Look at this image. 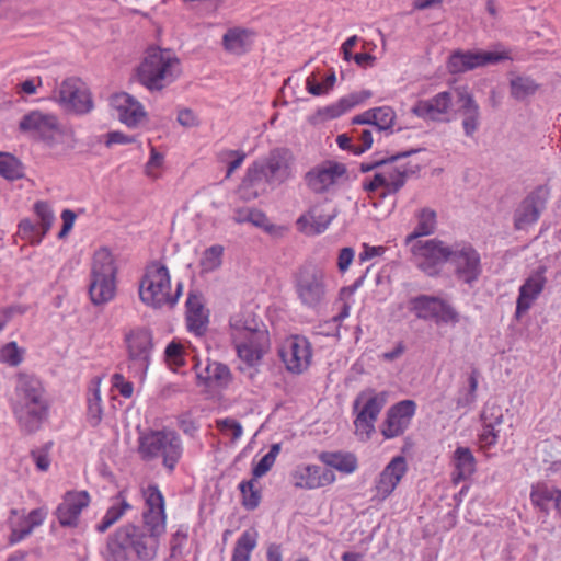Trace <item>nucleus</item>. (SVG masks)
Returning <instances> with one entry per match:
<instances>
[{
    "instance_id": "nucleus-61",
    "label": "nucleus",
    "mask_w": 561,
    "mask_h": 561,
    "mask_svg": "<svg viewBox=\"0 0 561 561\" xmlns=\"http://www.w3.org/2000/svg\"><path fill=\"white\" fill-rule=\"evenodd\" d=\"M164 354L167 359L173 362L175 365L180 366L184 364L183 346L180 343L173 341L170 344H168Z\"/></svg>"
},
{
    "instance_id": "nucleus-28",
    "label": "nucleus",
    "mask_w": 561,
    "mask_h": 561,
    "mask_svg": "<svg viewBox=\"0 0 561 561\" xmlns=\"http://www.w3.org/2000/svg\"><path fill=\"white\" fill-rule=\"evenodd\" d=\"M267 183V174L262 162H253L245 172L240 185L238 194L243 201H252L257 198L264 191Z\"/></svg>"
},
{
    "instance_id": "nucleus-19",
    "label": "nucleus",
    "mask_w": 561,
    "mask_h": 561,
    "mask_svg": "<svg viewBox=\"0 0 561 561\" xmlns=\"http://www.w3.org/2000/svg\"><path fill=\"white\" fill-rule=\"evenodd\" d=\"M89 503L90 495L87 491H68L57 506L55 516L62 527H76L82 510Z\"/></svg>"
},
{
    "instance_id": "nucleus-4",
    "label": "nucleus",
    "mask_w": 561,
    "mask_h": 561,
    "mask_svg": "<svg viewBox=\"0 0 561 561\" xmlns=\"http://www.w3.org/2000/svg\"><path fill=\"white\" fill-rule=\"evenodd\" d=\"M137 451L144 461L161 458L170 472L174 470L183 454L182 439L174 430H149L140 433Z\"/></svg>"
},
{
    "instance_id": "nucleus-12",
    "label": "nucleus",
    "mask_w": 561,
    "mask_h": 561,
    "mask_svg": "<svg viewBox=\"0 0 561 561\" xmlns=\"http://www.w3.org/2000/svg\"><path fill=\"white\" fill-rule=\"evenodd\" d=\"M507 59V53L457 49L449 56L447 69L450 73L458 75Z\"/></svg>"
},
{
    "instance_id": "nucleus-58",
    "label": "nucleus",
    "mask_w": 561,
    "mask_h": 561,
    "mask_svg": "<svg viewBox=\"0 0 561 561\" xmlns=\"http://www.w3.org/2000/svg\"><path fill=\"white\" fill-rule=\"evenodd\" d=\"M370 96H371V92L368 90H364L362 92H354L346 96H343L340 99V102H341V105H342L344 112H347L351 108L355 107L356 105L363 103Z\"/></svg>"
},
{
    "instance_id": "nucleus-36",
    "label": "nucleus",
    "mask_w": 561,
    "mask_h": 561,
    "mask_svg": "<svg viewBox=\"0 0 561 561\" xmlns=\"http://www.w3.org/2000/svg\"><path fill=\"white\" fill-rule=\"evenodd\" d=\"M319 459L330 468L336 469L343 473H352L357 469V459L351 453L342 451H322Z\"/></svg>"
},
{
    "instance_id": "nucleus-35",
    "label": "nucleus",
    "mask_w": 561,
    "mask_h": 561,
    "mask_svg": "<svg viewBox=\"0 0 561 561\" xmlns=\"http://www.w3.org/2000/svg\"><path fill=\"white\" fill-rule=\"evenodd\" d=\"M531 502L535 506L539 507L543 512H548L550 507H554L561 514V491L552 489L547 484H540L533 486L530 493Z\"/></svg>"
},
{
    "instance_id": "nucleus-30",
    "label": "nucleus",
    "mask_w": 561,
    "mask_h": 561,
    "mask_svg": "<svg viewBox=\"0 0 561 561\" xmlns=\"http://www.w3.org/2000/svg\"><path fill=\"white\" fill-rule=\"evenodd\" d=\"M481 420L484 430L480 435V440L486 445H495L504 421L502 408L497 404L485 405L481 413Z\"/></svg>"
},
{
    "instance_id": "nucleus-17",
    "label": "nucleus",
    "mask_w": 561,
    "mask_h": 561,
    "mask_svg": "<svg viewBox=\"0 0 561 561\" xmlns=\"http://www.w3.org/2000/svg\"><path fill=\"white\" fill-rule=\"evenodd\" d=\"M416 411L414 400L407 399L390 407L381 425V434L386 439L402 435L409 427Z\"/></svg>"
},
{
    "instance_id": "nucleus-6",
    "label": "nucleus",
    "mask_w": 561,
    "mask_h": 561,
    "mask_svg": "<svg viewBox=\"0 0 561 561\" xmlns=\"http://www.w3.org/2000/svg\"><path fill=\"white\" fill-rule=\"evenodd\" d=\"M117 266L113 254L101 249L94 253L91 266L89 295L94 306L111 301L116 294Z\"/></svg>"
},
{
    "instance_id": "nucleus-56",
    "label": "nucleus",
    "mask_w": 561,
    "mask_h": 561,
    "mask_svg": "<svg viewBox=\"0 0 561 561\" xmlns=\"http://www.w3.org/2000/svg\"><path fill=\"white\" fill-rule=\"evenodd\" d=\"M462 115V127L465 135L468 137L473 136L480 126V107L466 112Z\"/></svg>"
},
{
    "instance_id": "nucleus-13",
    "label": "nucleus",
    "mask_w": 561,
    "mask_h": 561,
    "mask_svg": "<svg viewBox=\"0 0 561 561\" xmlns=\"http://www.w3.org/2000/svg\"><path fill=\"white\" fill-rule=\"evenodd\" d=\"M451 248L446 247L442 240L431 239L417 241L412 247L413 254L417 257V267L428 276L437 275L440 266L449 261Z\"/></svg>"
},
{
    "instance_id": "nucleus-8",
    "label": "nucleus",
    "mask_w": 561,
    "mask_h": 561,
    "mask_svg": "<svg viewBox=\"0 0 561 561\" xmlns=\"http://www.w3.org/2000/svg\"><path fill=\"white\" fill-rule=\"evenodd\" d=\"M409 310L417 319L433 320L436 324L459 322L458 311L446 300L430 295H419L409 300Z\"/></svg>"
},
{
    "instance_id": "nucleus-60",
    "label": "nucleus",
    "mask_w": 561,
    "mask_h": 561,
    "mask_svg": "<svg viewBox=\"0 0 561 561\" xmlns=\"http://www.w3.org/2000/svg\"><path fill=\"white\" fill-rule=\"evenodd\" d=\"M113 386L119 391L124 398H130L134 392L133 382L125 380L122 374H114L112 377Z\"/></svg>"
},
{
    "instance_id": "nucleus-21",
    "label": "nucleus",
    "mask_w": 561,
    "mask_h": 561,
    "mask_svg": "<svg viewBox=\"0 0 561 561\" xmlns=\"http://www.w3.org/2000/svg\"><path fill=\"white\" fill-rule=\"evenodd\" d=\"M34 211L41 220V232L34 222L30 219H23L19 224V233L23 239L30 240L31 243L38 244L51 228L55 216L48 203L43 201L34 204Z\"/></svg>"
},
{
    "instance_id": "nucleus-23",
    "label": "nucleus",
    "mask_w": 561,
    "mask_h": 561,
    "mask_svg": "<svg viewBox=\"0 0 561 561\" xmlns=\"http://www.w3.org/2000/svg\"><path fill=\"white\" fill-rule=\"evenodd\" d=\"M407 460L403 456H396L378 476L375 490L378 500H386L397 488L407 472Z\"/></svg>"
},
{
    "instance_id": "nucleus-20",
    "label": "nucleus",
    "mask_w": 561,
    "mask_h": 561,
    "mask_svg": "<svg viewBox=\"0 0 561 561\" xmlns=\"http://www.w3.org/2000/svg\"><path fill=\"white\" fill-rule=\"evenodd\" d=\"M345 173L346 167L343 163L325 161L309 170L305 175V181L312 192L321 194L327 192Z\"/></svg>"
},
{
    "instance_id": "nucleus-27",
    "label": "nucleus",
    "mask_w": 561,
    "mask_h": 561,
    "mask_svg": "<svg viewBox=\"0 0 561 561\" xmlns=\"http://www.w3.org/2000/svg\"><path fill=\"white\" fill-rule=\"evenodd\" d=\"M112 105L117 111L119 121L128 127L138 126L147 116L142 104L127 92L114 94Z\"/></svg>"
},
{
    "instance_id": "nucleus-53",
    "label": "nucleus",
    "mask_w": 561,
    "mask_h": 561,
    "mask_svg": "<svg viewBox=\"0 0 561 561\" xmlns=\"http://www.w3.org/2000/svg\"><path fill=\"white\" fill-rule=\"evenodd\" d=\"M478 377H479V371L478 369H472L469 378H468V383H469V387H468V390L465 394L460 396L458 399H457V408H466V407H469L471 405L474 401H476V398H477V389H478Z\"/></svg>"
},
{
    "instance_id": "nucleus-48",
    "label": "nucleus",
    "mask_w": 561,
    "mask_h": 561,
    "mask_svg": "<svg viewBox=\"0 0 561 561\" xmlns=\"http://www.w3.org/2000/svg\"><path fill=\"white\" fill-rule=\"evenodd\" d=\"M102 416L103 408L101 404V394L100 390L95 389L92 397L88 399L87 420L92 427H96L101 423Z\"/></svg>"
},
{
    "instance_id": "nucleus-57",
    "label": "nucleus",
    "mask_w": 561,
    "mask_h": 561,
    "mask_svg": "<svg viewBox=\"0 0 561 561\" xmlns=\"http://www.w3.org/2000/svg\"><path fill=\"white\" fill-rule=\"evenodd\" d=\"M51 447V443L45 444L39 449H32L31 450V457L34 460L36 468L41 471H47L50 466V458H49V449Z\"/></svg>"
},
{
    "instance_id": "nucleus-40",
    "label": "nucleus",
    "mask_w": 561,
    "mask_h": 561,
    "mask_svg": "<svg viewBox=\"0 0 561 561\" xmlns=\"http://www.w3.org/2000/svg\"><path fill=\"white\" fill-rule=\"evenodd\" d=\"M0 175L11 182L21 180L25 176V167L15 156L0 152Z\"/></svg>"
},
{
    "instance_id": "nucleus-15",
    "label": "nucleus",
    "mask_w": 561,
    "mask_h": 561,
    "mask_svg": "<svg viewBox=\"0 0 561 561\" xmlns=\"http://www.w3.org/2000/svg\"><path fill=\"white\" fill-rule=\"evenodd\" d=\"M278 354L287 370L294 374H301L307 369L312 356L309 341L300 335H293L286 339Z\"/></svg>"
},
{
    "instance_id": "nucleus-52",
    "label": "nucleus",
    "mask_w": 561,
    "mask_h": 561,
    "mask_svg": "<svg viewBox=\"0 0 561 561\" xmlns=\"http://www.w3.org/2000/svg\"><path fill=\"white\" fill-rule=\"evenodd\" d=\"M219 160L221 162L228 161V159H232L228 163L227 172H226V179H229L232 173L241 167L243 163L247 154L243 150H224L219 153Z\"/></svg>"
},
{
    "instance_id": "nucleus-59",
    "label": "nucleus",
    "mask_w": 561,
    "mask_h": 561,
    "mask_svg": "<svg viewBox=\"0 0 561 561\" xmlns=\"http://www.w3.org/2000/svg\"><path fill=\"white\" fill-rule=\"evenodd\" d=\"M217 427L222 432L231 431L233 440L239 439L243 433L241 423L230 417L217 421Z\"/></svg>"
},
{
    "instance_id": "nucleus-41",
    "label": "nucleus",
    "mask_w": 561,
    "mask_h": 561,
    "mask_svg": "<svg viewBox=\"0 0 561 561\" xmlns=\"http://www.w3.org/2000/svg\"><path fill=\"white\" fill-rule=\"evenodd\" d=\"M540 84L527 76H516L510 80L511 95L517 101H523L534 95Z\"/></svg>"
},
{
    "instance_id": "nucleus-39",
    "label": "nucleus",
    "mask_w": 561,
    "mask_h": 561,
    "mask_svg": "<svg viewBox=\"0 0 561 561\" xmlns=\"http://www.w3.org/2000/svg\"><path fill=\"white\" fill-rule=\"evenodd\" d=\"M436 229V211L431 208H422L417 214V225L413 232L407 236L405 243L434 233Z\"/></svg>"
},
{
    "instance_id": "nucleus-5",
    "label": "nucleus",
    "mask_w": 561,
    "mask_h": 561,
    "mask_svg": "<svg viewBox=\"0 0 561 561\" xmlns=\"http://www.w3.org/2000/svg\"><path fill=\"white\" fill-rule=\"evenodd\" d=\"M183 285L179 283L176 290L171 294V278L168 267L159 261L149 263L139 282V298L142 304L153 309H161L164 306L173 307L181 294Z\"/></svg>"
},
{
    "instance_id": "nucleus-22",
    "label": "nucleus",
    "mask_w": 561,
    "mask_h": 561,
    "mask_svg": "<svg viewBox=\"0 0 561 561\" xmlns=\"http://www.w3.org/2000/svg\"><path fill=\"white\" fill-rule=\"evenodd\" d=\"M454 102V90L443 91L428 100H419L412 107L416 116L434 122H442Z\"/></svg>"
},
{
    "instance_id": "nucleus-54",
    "label": "nucleus",
    "mask_w": 561,
    "mask_h": 561,
    "mask_svg": "<svg viewBox=\"0 0 561 561\" xmlns=\"http://www.w3.org/2000/svg\"><path fill=\"white\" fill-rule=\"evenodd\" d=\"M539 448L549 454L552 466H561V437L546 439L539 444Z\"/></svg>"
},
{
    "instance_id": "nucleus-47",
    "label": "nucleus",
    "mask_w": 561,
    "mask_h": 561,
    "mask_svg": "<svg viewBox=\"0 0 561 561\" xmlns=\"http://www.w3.org/2000/svg\"><path fill=\"white\" fill-rule=\"evenodd\" d=\"M454 101L458 105V112L460 114L472 112V110L479 107L473 94L469 91L467 85H460L454 89Z\"/></svg>"
},
{
    "instance_id": "nucleus-3",
    "label": "nucleus",
    "mask_w": 561,
    "mask_h": 561,
    "mask_svg": "<svg viewBox=\"0 0 561 561\" xmlns=\"http://www.w3.org/2000/svg\"><path fill=\"white\" fill-rule=\"evenodd\" d=\"M181 75L180 59L171 49L150 46L135 69L136 80L150 92L161 91Z\"/></svg>"
},
{
    "instance_id": "nucleus-26",
    "label": "nucleus",
    "mask_w": 561,
    "mask_h": 561,
    "mask_svg": "<svg viewBox=\"0 0 561 561\" xmlns=\"http://www.w3.org/2000/svg\"><path fill=\"white\" fill-rule=\"evenodd\" d=\"M199 364H195L196 379L198 385L210 389H226L232 382V374L226 364L207 360L203 369H198Z\"/></svg>"
},
{
    "instance_id": "nucleus-2",
    "label": "nucleus",
    "mask_w": 561,
    "mask_h": 561,
    "mask_svg": "<svg viewBox=\"0 0 561 561\" xmlns=\"http://www.w3.org/2000/svg\"><path fill=\"white\" fill-rule=\"evenodd\" d=\"M49 402L42 381L34 375L20 373L16 376L12 411L25 434L37 432L48 416Z\"/></svg>"
},
{
    "instance_id": "nucleus-31",
    "label": "nucleus",
    "mask_w": 561,
    "mask_h": 561,
    "mask_svg": "<svg viewBox=\"0 0 561 561\" xmlns=\"http://www.w3.org/2000/svg\"><path fill=\"white\" fill-rule=\"evenodd\" d=\"M58 127V119L53 114H45L39 111H32L24 115L19 124L22 133H37L45 135Z\"/></svg>"
},
{
    "instance_id": "nucleus-51",
    "label": "nucleus",
    "mask_w": 561,
    "mask_h": 561,
    "mask_svg": "<svg viewBox=\"0 0 561 561\" xmlns=\"http://www.w3.org/2000/svg\"><path fill=\"white\" fill-rule=\"evenodd\" d=\"M375 127L378 131L389 130L393 127L396 113L390 106L375 107Z\"/></svg>"
},
{
    "instance_id": "nucleus-34",
    "label": "nucleus",
    "mask_w": 561,
    "mask_h": 561,
    "mask_svg": "<svg viewBox=\"0 0 561 561\" xmlns=\"http://www.w3.org/2000/svg\"><path fill=\"white\" fill-rule=\"evenodd\" d=\"M237 354L241 360H243L248 366H254L259 364L268 348L270 337L264 342H256V339L252 340H237L232 341Z\"/></svg>"
},
{
    "instance_id": "nucleus-33",
    "label": "nucleus",
    "mask_w": 561,
    "mask_h": 561,
    "mask_svg": "<svg viewBox=\"0 0 561 561\" xmlns=\"http://www.w3.org/2000/svg\"><path fill=\"white\" fill-rule=\"evenodd\" d=\"M419 170V165L413 168L409 163L402 165L391 163L388 167L381 168L378 172L385 176L387 194L394 195L405 185L409 175L416 173Z\"/></svg>"
},
{
    "instance_id": "nucleus-44",
    "label": "nucleus",
    "mask_w": 561,
    "mask_h": 561,
    "mask_svg": "<svg viewBox=\"0 0 561 561\" xmlns=\"http://www.w3.org/2000/svg\"><path fill=\"white\" fill-rule=\"evenodd\" d=\"M255 479L244 480L239 484L242 494V505L248 511H254L259 507L262 500V492L254 488Z\"/></svg>"
},
{
    "instance_id": "nucleus-10",
    "label": "nucleus",
    "mask_w": 561,
    "mask_h": 561,
    "mask_svg": "<svg viewBox=\"0 0 561 561\" xmlns=\"http://www.w3.org/2000/svg\"><path fill=\"white\" fill-rule=\"evenodd\" d=\"M129 368L141 377L146 375L153 347L152 332L147 328H136L125 335Z\"/></svg>"
},
{
    "instance_id": "nucleus-64",
    "label": "nucleus",
    "mask_w": 561,
    "mask_h": 561,
    "mask_svg": "<svg viewBox=\"0 0 561 561\" xmlns=\"http://www.w3.org/2000/svg\"><path fill=\"white\" fill-rule=\"evenodd\" d=\"M196 201L204 206L205 210H209L210 208L217 209L221 205V202L217 201V198L208 191L198 192Z\"/></svg>"
},
{
    "instance_id": "nucleus-1",
    "label": "nucleus",
    "mask_w": 561,
    "mask_h": 561,
    "mask_svg": "<svg viewBox=\"0 0 561 561\" xmlns=\"http://www.w3.org/2000/svg\"><path fill=\"white\" fill-rule=\"evenodd\" d=\"M146 508L142 513V527L128 523L118 527L106 539L102 552L104 561H129L135 554L141 561L153 560L158 553L160 537L165 533L164 497L157 485L145 491Z\"/></svg>"
},
{
    "instance_id": "nucleus-38",
    "label": "nucleus",
    "mask_w": 561,
    "mask_h": 561,
    "mask_svg": "<svg viewBox=\"0 0 561 561\" xmlns=\"http://www.w3.org/2000/svg\"><path fill=\"white\" fill-rule=\"evenodd\" d=\"M455 478L454 480H466L476 470V460L473 454L468 447H458L454 453Z\"/></svg>"
},
{
    "instance_id": "nucleus-7",
    "label": "nucleus",
    "mask_w": 561,
    "mask_h": 561,
    "mask_svg": "<svg viewBox=\"0 0 561 561\" xmlns=\"http://www.w3.org/2000/svg\"><path fill=\"white\" fill-rule=\"evenodd\" d=\"M295 290L304 306L312 309L320 306L327 295L323 270L311 263L302 265L295 275Z\"/></svg>"
},
{
    "instance_id": "nucleus-62",
    "label": "nucleus",
    "mask_w": 561,
    "mask_h": 561,
    "mask_svg": "<svg viewBox=\"0 0 561 561\" xmlns=\"http://www.w3.org/2000/svg\"><path fill=\"white\" fill-rule=\"evenodd\" d=\"M178 123L186 128L199 125V119L191 108H182L178 112Z\"/></svg>"
},
{
    "instance_id": "nucleus-11",
    "label": "nucleus",
    "mask_w": 561,
    "mask_h": 561,
    "mask_svg": "<svg viewBox=\"0 0 561 561\" xmlns=\"http://www.w3.org/2000/svg\"><path fill=\"white\" fill-rule=\"evenodd\" d=\"M449 262L454 266L456 277L466 284L471 285L482 273L480 254L471 243L454 244Z\"/></svg>"
},
{
    "instance_id": "nucleus-37",
    "label": "nucleus",
    "mask_w": 561,
    "mask_h": 561,
    "mask_svg": "<svg viewBox=\"0 0 561 561\" xmlns=\"http://www.w3.org/2000/svg\"><path fill=\"white\" fill-rule=\"evenodd\" d=\"M259 534L254 528L242 533L232 550L231 561H250L252 551L256 548Z\"/></svg>"
},
{
    "instance_id": "nucleus-18",
    "label": "nucleus",
    "mask_w": 561,
    "mask_h": 561,
    "mask_svg": "<svg viewBox=\"0 0 561 561\" xmlns=\"http://www.w3.org/2000/svg\"><path fill=\"white\" fill-rule=\"evenodd\" d=\"M295 158L287 148H275L262 160L267 174V184H282L293 176Z\"/></svg>"
},
{
    "instance_id": "nucleus-24",
    "label": "nucleus",
    "mask_w": 561,
    "mask_h": 561,
    "mask_svg": "<svg viewBox=\"0 0 561 561\" xmlns=\"http://www.w3.org/2000/svg\"><path fill=\"white\" fill-rule=\"evenodd\" d=\"M546 208V199L540 196V190L528 194L514 211V228L524 230L536 224Z\"/></svg>"
},
{
    "instance_id": "nucleus-9",
    "label": "nucleus",
    "mask_w": 561,
    "mask_h": 561,
    "mask_svg": "<svg viewBox=\"0 0 561 561\" xmlns=\"http://www.w3.org/2000/svg\"><path fill=\"white\" fill-rule=\"evenodd\" d=\"M387 398L388 393L386 391L376 393L373 389L364 390L357 394L353 409L358 410L359 404L363 403V408L358 411L354 422L357 431L365 433L367 437L375 432V422L386 405Z\"/></svg>"
},
{
    "instance_id": "nucleus-45",
    "label": "nucleus",
    "mask_w": 561,
    "mask_h": 561,
    "mask_svg": "<svg viewBox=\"0 0 561 561\" xmlns=\"http://www.w3.org/2000/svg\"><path fill=\"white\" fill-rule=\"evenodd\" d=\"M247 31L240 28L228 30L222 37V45L226 50L241 55L245 51Z\"/></svg>"
},
{
    "instance_id": "nucleus-25",
    "label": "nucleus",
    "mask_w": 561,
    "mask_h": 561,
    "mask_svg": "<svg viewBox=\"0 0 561 561\" xmlns=\"http://www.w3.org/2000/svg\"><path fill=\"white\" fill-rule=\"evenodd\" d=\"M294 485L299 489H318L335 481V474L331 469H322L317 465L298 467L293 472Z\"/></svg>"
},
{
    "instance_id": "nucleus-32",
    "label": "nucleus",
    "mask_w": 561,
    "mask_h": 561,
    "mask_svg": "<svg viewBox=\"0 0 561 561\" xmlns=\"http://www.w3.org/2000/svg\"><path fill=\"white\" fill-rule=\"evenodd\" d=\"M186 322L191 332L203 335L206 332L208 318L204 314L201 296L190 293L186 300Z\"/></svg>"
},
{
    "instance_id": "nucleus-43",
    "label": "nucleus",
    "mask_w": 561,
    "mask_h": 561,
    "mask_svg": "<svg viewBox=\"0 0 561 561\" xmlns=\"http://www.w3.org/2000/svg\"><path fill=\"white\" fill-rule=\"evenodd\" d=\"M546 271L547 267L541 265L525 280L519 288L524 296L527 294L528 297L536 299L541 294L547 282Z\"/></svg>"
},
{
    "instance_id": "nucleus-16",
    "label": "nucleus",
    "mask_w": 561,
    "mask_h": 561,
    "mask_svg": "<svg viewBox=\"0 0 561 561\" xmlns=\"http://www.w3.org/2000/svg\"><path fill=\"white\" fill-rule=\"evenodd\" d=\"M232 341L252 340L264 342L270 337L265 323L251 310L233 314L229 320Z\"/></svg>"
},
{
    "instance_id": "nucleus-63",
    "label": "nucleus",
    "mask_w": 561,
    "mask_h": 561,
    "mask_svg": "<svg viewBox=\"0 0 561 561\" xmlns=\"http://www.w3.org/2000/svg\"><path fill=\"white\" fill-rule=\"evenodd\" d=\"M77 218V215L71 209H64L61 213V219H62V227L58 233L59 239H64L68 236L70 230L73 227L75 220Z\"/></svg>"
},
{
    "instance_id": "nucleus-50",
    "label": "nucleus",
    "mask_w": 561,
    "mask_h": 561,
    "mask_svg": "<svg viewBox=\"0 0 561 561\" xmlns=\"http://www.w3.org/2000/svg\"><path fill=\"white\" fill-rule=\"evenodd\" d=\"M224 248L219 244L211 245L203 253L201 265L205 271H213L221 265Z\"/></svg>"
},
{
    "instance_id": "nucleus-29",
    "label": "nucleus",
    "mask_w": 561,
    "mask_h": 561,
    "mask_svg": "<svg viewBox=\"0 0 561 561\" xmlns=\"http://www.w3.org/2000/svg\"><path fill=\"white\" fill-rule=\"evenodd\" d=\"M337 210L334 208L327 211L323 206L316 205L305 215H301L296 225L301 232L320 234L329 227L336 217Z\"/></svg>"
},
{
    "instance_id": "nucleus-49",
    "label": "nucleus",
    "mask_w": 561,
    "mask_h": 561,
    "mask_svg": "<svg viewBox=\"0 0 561 561\" xmlns=\"http://www.w3.org/2000/svg\"><path fill=\"white\" fill-rule=\"evenodd\" d=\"M129 510H131V505L127 502L124 491H119L117 495L113 497V503L107 508L105 516H107L115 524Z\"/></svg>"
},
{
    "instance_id": "nucleus-55",
    "label": "nucleus",
    "mask_w": 561,
    "mask_h": 561,
    "mask_svg": "<svg viewBox=\"0 0 561 561\" xmlns=\"http://www.w3.org/2000/svg\"><path fill=\"white\" fill-rule=\"evenodd\" d=\"M1 362L10 365L18 366L22 362V353L15 342H9L0 350Z\"/></svg>"
},
{
    "instance_id": "nucleus-42",
    "label": "nucleus",
    "mask_w": 561,
    "mask_h": 561,
    "mask_svg": "<svg viewBox=\"0 0 561 561\" xmlns=\"http://www.w3.org/2000/svg\"><path fill=\"white\" fill-rule=\"evenodd\" d=\"M424 150H425L424 148H414V149L397 152L393 154H386L380 158H378L376 156L371 162L362 163L359 170L363 173H367V172H370L376 169H381V168L388 167L391 163L398 162L400 159L411 157L412 154L424 151Z\"/></svg>"
},
{
    "instance_id": "nucleus-14",
    "label": "nucleus",
    "mask_w": 561,
    "mask_h": 561,
    "mask_svg": "<svg viewBox=\"0 0 561 561\" xmlns=\"http://www.w3.org/2000/svg\"><path fill=\"white\" fill-rule=\"evenodd\" d=\"M54 98L66 110L78 114H85L93 107L91 94L81 80L75 77L65 79L54 91Z\"/></svg>"
},
{
    "instance_id": "nucleus-46",
    "label": "nucleus",
    "mask_w": 561,
    "mask_h": 561,
    "mask_svg": "<svg viewBox=\"0 0 561 561\" xmlns=\"http://www.w3.org/2000/svg\"><path fill=\"white\" fill-rule=\"evenodd\" d=\"M280 451V445L279 444H273L268 450L267 454H265L260 461L253 467L252 469V479H259L263 476H265L271 468L274 466L276 457L278 456Z\"/></svg>"
}]
</instances>
